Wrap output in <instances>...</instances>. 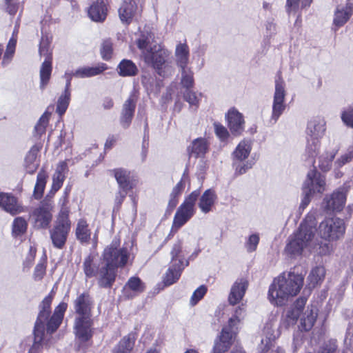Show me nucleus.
<instances>
[{
	"label": "nucleus",
	"instance_id": "f257e3e1",
	"mask_svg": "<svg viewBox=\"0 0 353 353\" xmlns=\"http://www.w3.org/2000/svg\"><path fill=\"white\" fill-rule=\"evenodd\" d=\"M130 256L127 248H119L113 241L103 251L97 268V283L101 288H111L115 281L118 268L124 267Z\"/></svg>",
	"mask_w": 353,
	"mask_h": 353
},
{
	"label": "nucleus",
	"instance_id": "f03ea898",
	"mask_svg": "<svg viewBox=\"0 0 353 353\" xmlns=\"http://www.w3.org/2000/svg\"><path fill=\"white\" fill-rule=\"evenodd\" d=\"M52 299L51 296H48L40 305V311L34 328V343L29 350L28 353H38L39 352L42 346L41 343L43 339L46 326L47 332L52 334L57 330L62 322L64 312L67 308V304L65 303H60L49 319Z\"/></svg>",
	"mask_w": 353,
	"mask_h": 353
},
{
	"label": "nucleus",
	"instance_id": "7ed1b4c3",
	"mask_svg": "<svg viewBox=\"0 0 353 353\" xmlns=\"http://www.w3.org/2000/svg\"><path fill=\"white\" fill-rule=\"evenodd\" d=\"M303 284V276L299 274L289 272L276 278L271 284L268 297L276 305H283L290 297L296 296Z\"/></svg>",
	"mask_w": 353,
	"mask_h": 353
},
{
	"label": "nucleus",
	"instance_id": "20e7f679",
	"mask_svg": "<svg viewBox=\"0 0 353 353\" xmlns=\"http://www.w3.org/2000/svg\"><path fill=\"white\" fill-rule=\"evenodd\" d=\"M305 303L306 299L301 297L286 312L283 317V323L286 327L294 325L299 318V327L301 330L309 331L312 328L318 316V308L316 305H310L305 309Z\"/></svg>",
	"mask_w": 353,
	"mask_h": 353
},
{
	"label": "nucleus",
	"instance_id": "39448f33",
	"mask_svg": "<svg viewBox=\"0 0 353 353\" xmlns=\"http://www.w3.org/2000/svg\"><path fill=\"white\" fill-rule=\"evenodd\" d=\"M170 52L160 44L150 46L142 56L145 63L163 77L171 74L174 70L168 62Z\"/></svg>",
	"mask_w": 353,
	"mask_h": 353
},
{
	"label": "nucleus",
	"instance_id": "423d86ee",
	"mask_svg": "<svg viewBox=\"0 0 353 353\" xmlns=\"http://www.w3.org/2000/svg\"><path fill=\"white\" fill-rule=\"evenodd\" d=\"M68 212L67 208H62L54 227L50 230V238L52 244L58 249H62L64 247L68 234L70 230Z\"/></svg>",
	"mask_w": 353,
	"mask_h": 353
},
{
	"label": "nucleus",
	"instance_id": "0eeeda50",
	"mask_svg": "<svg viewBox=\"0 0 353 353\" xmlns=\"http://www.w3.org/2000/svg\"><path fill=\"white\" fill-rule=\"evenodd\" d=\"M345 232L343 220L332 217L323 220L319 226V234L328 241H333L341 238Z\"/></svg>",
	"mask_w": 353,
	"mask_h": 353
},
{
	"label": "nucleus",
	"instance_id": "6e6552de",
	"mask_svg": "<svg viewBox=\"0 0 353 353\" xmlns=\"http://www.w3.org/2000/svg\"><path fill=\"white\" fill-rule=\"evenodd\" d=\"M199 196V192H192L178 208L174 219L173 227L176 229L183 225L194 214V207Z\"/></svg>",
	"mask_w": 353,
	"mask_h": 353
},
{
	"label": "nucleus",
	"instance_id": "1a4fd4ad",
	"mask_svg": "<svg viewBox=\"0 0 353 353\" xmlns=\"http://www.w3.org/2000/svg\"><path fill=\"white\" fill-rule=\"evenodd\" d=\"M347 191L339 188L324 197L321 208L327 214L341 212L346 203Z\"/></svg>",
	"mask_w": 353,
	"mask_h": 353
},
{
	"label": "nucleus",
	"instance_id": "9d476101",
	"mask_svg": "<svg viewBox=\"0 0 353 353\" xmlns=\"http://www.w3.org/2000/svg\"><path fill=\"white\" fill-rule=\"evenodd\" d=\"M39 54L45 57L40 69L41 88L43 89L48 84L52 72V53L50 49V44L47 39H42L40 47Z\"/></svg>",
	"mask_w": 353,
	"mask_h": 353
},
{
	"label": "nucleus",
	"instance_id": "9b49d317",
	"mask_svg": "<svg viewBox=\"0 0 353 353\" xmlns=\"http://www.w3.org/2000/svg\"><path fill=\"white\" fill-rule=\"evenodd\" d=\"M285 90L284 82L281 77L275 81V92L272 104V114L271 121L276 123L279 117L285 109Z\"/></svg>",
	"mask_w": 353,
	"mask_h": 353
},
{
	"label": "nucleus",
	"instance_id": "f8f14e48",
	"mask_svg": "<svg viewBox=\"0 0 353 353\" xmlns=\"http://www.w3.org/2000/svg\"><path fill=\"white\" fill-rule=\"evenodd\" d=\"M316 228L307 223H301L299 230L294 233L307 251L311 252L317 247L315 240Z\"/></svg>",
	"mask_w": 353,
	"mask_h": 353
},
{
	"label": "nucleus",
	"instance_id": "ddd939ff",
	"mask_svg": "<svg viewBox=\"0 0 353 353\" xmlns=\"http://www.w3.org/2000/svg\"><path fill=\"white\" fill-rule=\"evenodd\" d=\"M92 321L91 317H76L74 334L79 343L88 341L92 336Z\"/></svg>",
	"mask_w": 353,
	"mask_h": 353
},
{
	"label": "nucleus",
	"instance_id": "4468645a",
	"mask_svg": "<svg viewBox=\"0 0 353 353\" xmlns=\"http://www.w3.org/2000/svg\"><path fill=\"white\" fill-rule=\"evenodd\" d=\"M325 177L315 169L311 170L303 185V190L312 193H321L325 190Z\"/></svg>",
	"mask_w": 353,
	"mask_h": 353
},
{
	"label": "nucleus",
	"instance_id": "2eb2a0df",
	"mask_svg": "<svg viewBox=\"0 0 353 353\" xmlns=\"http://www.w3.org/2000/svg\"><path fill=\"white\" fill-rule=\"evenodd\" d=\"M236 334V332L230 330V329L224 326L219 337L215 341L213 353H225L227 352L232 345Z\"/></svg>",
	"mask_w": 353,
	"mask_h": 353
},
{
	"label": "nucleus",
	"instance_id": "dca6fc26",
	"mask_svg": "<svg viewBox=\"0 0 353 353\" xmlns=\"http://www.w3.org/2000/svg\"><path fill=\"white\" fill-rule=\"evenodd\" d=\"M265 339L261 340V343L265 345L262 353H276L271 350L274 341L279 336L277 325L272 322L266 323L263 329Z\"/></svg>",
	"mask_w": 353,
	"mask_h": 353
},
{
	"label": "nucleus",
	"instance_id": "f3484780",
	"mask_svg": "<svg viewBox=\"0 0 353 353\" xmlns=\"http://www.w3.org/2000/svg\"><path fill=\"white\" fill-rule=\"evenodd\" d=\"M92 300L88 293L80 294L74 301L76 317H91Z\"/></svg>",
	"mask_w": 353,
	"mask_h": 353
},
{
	"label": "nucleus",
	"instance_id": "a211bd4d",
	"mask_svg": "<svg viewBox=\"0 0 353 353\" xmlns=\"http://www.w3.org/2000/svg\"><path fill=\"white\" fill-rule=\"evenodd\" d=\"M137 103V98L131 95L124 103L120 118V122L123 128H128L134 116Z\"/></svg>",
	"mask_w": 353,
	"mask_h": 353
},
{
	"label": "nucleus",
	"instance_id": "6ab92c4d",
	"mask_svg": "<svg viewBox=\"0 0 353 353\" xmlns=\"http://www.w3.org/2000/svg\"><path fill=\"white\" fill-rule=\"evenodd\" d=\"M137 10V5L134 0H123L119 8V16L122 23H130Z\"/></svg>",
	"mask_w": 353,
	"mask_h": 353
},
{
	"label": "nucleus",
	"instance_id": "aec40b11",
	"mask_svg": "<svg viewBox=\"0 0 353 353\" xmlns=\"http://www.w3.org/2000/svg\"><path fill=\"white\" fill-rule=\"evenodd\" d=\"M228 126L231 132L239 135L244 130V119L243 115L235 109H231L227 114Z\"/></svg>",
	"mask_w": 353,
	"mask_h": 353
},
{
	"label": "nucleus",
	"instance_id": "412c9836",
	"mask_svg": "<svg viewBox=\"0 0 353 353\" xmlns=\"http://www.w3.org/2000/svg\"><path fill=\"white\" fill-rule=\"evenodd\" d=\"M52 207L50 204L43 203L34 212L35 216V224L38 228L47 227L52 220Z\"/></svg>",
	"mask_w": 353,
	"mask_h": 353
},
{
	"label": "nucleus",
	"instance_id": "4be33fe9",
	"mask_svg": "<svg viewBox=\"0 0 353 353\" xmlns=\"http://www.w3.org/2000/svg\"><path fill=\"white\" fill-rule=\"evenodd\" d=\"M247 288L248 282L246 280L243 279L236 280L232 286L228 297L229 303L231 305L239 303L243 299Z\"/></svg>",
	"mask_w": 353,
	"mask_h": 353
},
{
	"label": "nucleus",
	"instance_id": "5701e85b",
	"mask_svg": "<svg viewBox=\"0 0 353 353\" xmlns=\"http://www.w3.org/2000/svg\"><path fill=\"white\" fill-rule=\"evenodd\" d=\"M189 57L190 52L187 44L181 43H179L176 46L174 52V60L176 65L180 68V70L189 68Z\"/></svg>",
	"mask_w": 353,
	"mask_h": 353
},
{
	"label": "nucleus",
	"instance_id": "b1692460",
	"mask_svg": "<svg viewBox=\"0 0 353 353\" xmlns=\"http://www.w3.org/2000/svg\"><path fill=\"white\" fill-rule=\"evenodd\" d=\"M88 15L94 21H103L107 16V8L103 1L93 3L88 9Z\"/></svg>",
	"mask_w": 353,
	"mask_h": 353
},
{
	"label": "nucleus",
	"instance_id": "393cba45",
	"mask_svg": "<svg viewBox=\"0 0 353 353\" xmlns=\"http://www.w3.org/2000/svg\"><path fill=\"white\" fill-rule=\"evenodd\" d=\"M0 206L11 214L21 212V206L18 204L17 199L9 194L0 193Z\"/></svg>",
	"mask_w": 353,
	"mask_h": 353
},
{
	"label": "nucleus",
	"instance_id": "a878e982",
	"mask_svg": "<svg viewBox=\"0 0 353 353\" xmlns=\"http://www.w3.org/2000/svg\"><path fill=\"white\" fill-rule=\"evenodd\" d=\"M188 150L190 156L195 158L203 157L208 150V143L206 139L198 138L192 142Z\"/></svg>",
	"mask_w": 353,
	"mask_h": 353
},
{
	"label": "nucleus",
	"instance_id": "bb28decb",
	"mask_svg": "<svg viewBox=\"0 0 353 353\" xmlns=\"http://www.w3.org/2000/svg\"><path fill=\"white\" fill-rule=\"evenodd\" d=\"M325 131V121L319 118H314L309 121L307 126V134L312 139H319Z\"/></svg>",
	"mask_w": 353,
	"mask_h": 353
},
{
	"label": "nucleus",
	"instance_id": "cd10ccee",
	"mask_svg": "<svg viewBox=\"0 0 353 353\" xmlns=\"http://www.w3.org/2000/svg\"><path fill=\"white\" fill-rule=\"evenodd\" d=\"M216 199L215 192L211 189L205 190L201 196L199 207L203 213H208L212 210Z\"/></svg>",
	"mask_w": 353,
	"mask_h": 353
},
{
	"label": "nucleus",
	"instance_id": "c85d7f7f",
	"mask_svg": "<svg viewBox=\"0 0 353 353\" xmlns=\"http://www.w3.org/2000/svg\"><path fill=\"white\" fill-rule=\"evenodd\" d=\"M107 67L102 63L94 67H81L73 72V75L77 78H88L98 75L105 70Z\"/></svg>",
	"mask_w": 353,
	"mask_h": 353
},
{
	"label": "nucleus",
	"instance_id": "c756f323",
	"mask_svg": "<svg viewBox=\"0 0 353 353\" xmlns=\"http://www.w3.org/2000/svg\"><path fill=\"white\" fill-rule=\"evenodd\" d=\"M305 250H306V249L299 241H297V238L294 234L290 236L285 248V252L288 255L291 257H296L302 254Z\"/></svg>",
	"mask_w": 353,
	"mask_h": 353
},
{
	"label": "nucleus",
	"instance_id": "7c9ffc66",
	"mask_svg": "<svg viewBox=\"0 0 353 353\" xmlns=\"http://www.w3.org/2000/svg\"><path fill=\"white\" fill-rule=\"evenodd\" d=\"M245 316V307L243 305H239L235 309L234 314L229 319L228 324L225 326L230 329V330H234L237 332L239 325L244 319Z\"/></svg>",
	"mask_w": 353,
	"mask_h": 353
},
{
	"label": "nucleus",
	"instance_id": "2f4dec72",
	"mask_svg": "<svg viewBox=\"0 0 353 353\" xmlns=\"http://www.w3.org/2000/svg\"><path fill=\"white\" fill-rule=\"evenodd\" d=\"M117 72L121 77H133L137 74L138 68L130 60H122L117 67Z\"/></svg>",
	"mask_w": 353,
	"mask_h": 353
},
{
	"label": "nucleus",
	"instance_id": "473e14b6",
	"mask_svg": "<svg viewBox=\"0 0 353 353\" xmlns=\"http://www.w3.org/2000/svg\"><path fill=\"white\" fill-rule=\"evenodd\" d=\"M39 149V146L36 145H33L26 157L25 161L26 171L30 174H33L38 168L39 165L37 163H36V159Z\"/></svg>",
	"mask_w": 353,
	"mask_h": 353
},
{
	"label": "nucleus",
	"instance_id": "72a5a7b5",
	"mask_svg": "<svg viewBox=\"0 0 353 353\" xmlns=\"http://www.w3.org/2000/svg\"><path fill=\"white\" fill-rule=\"evenodd\" d=\"M75 234L77 239L81 243H88L89 242L91 232L88 228V224L85 220L81 219L79 221L76 228Z\"/></svg>",
	"mask_w": 353,
	"mask_h": 353
},
{
	"label": "nucleus",
	"instance_id": "f704fd0d",
	"mask_svg": "<svg viewBox=\"0 0 353 353\" xmlns=\"http://www.w3.org/2000/svg\"><path fill=\"white\" fill-rule=\"evenodd\" d=\"M352 13V7L347 3L345 9L338 8L335 12L334 25L336 27L343 26L349 19Z\"/></svg>",
	"mask_w": 353,
	"mask_h": 353
},
{
	"label": "nucleus",
	"instance_id": "c9c22d12",
	"mask_svg": "<svg viewBox=\"0 0 353 353\" xmlns=\"http://www.w3.org/2000/svg\"><path fill=\"white\" fill-rule=\"evenodd\" d=\"M251 150V145L248 141L243 140L237 145L233 152L235 160L242 161L248 158Z\"/></svg>",
	"mask_w": 353,
	"mask_h": 353
},
{
	"label": "nucleus",
	"instance_id": "e433bc0d",
	"mask_svg": "<svg viewBox=\"0 0 353 353\" xmlns=\"http://www.w3.org/2000/svg\"><path fill=\"white\" fill-rule=\"evenodd\" d=\"M95 256L90 254L86 256L83 263V270L86 277L91 278L97 276V268L94 263Z\"/></svg>",
	"mask_w": 353,
	"mask_h": 353
},
{
	"label": "nucleus",
	"instance_id": "4c0bfd02",
	"mask_svg": "<svg viewBox=\"0 0 353 353\" xmlns=\"http://www.w3.org/2000/svg\"><path fill=\"white\" fill-rule=\"evenodd\" d=\"M124 291L127 293L128 290H132L134 294L128 295V297H132L135 294H139L145 290V285L139 277H131L124 286Z\"/></svg>",
	"mask_w": 353,
	"mask_h": 353
},
{
	"label": "nucleus",
	"instance_id": "58836bf2",
	"mask_svg": "<svg viewBox=\"0 0 353 353\" xmlns=\"http://www.w3.org/2000/svg\"><path fill=\"white\" fill-rule=\"evenodd\" d=\"M184 265H172L168 269L164 277V283L166 285H170L175 283L180 277Z\"/></svg>",
	"mask_w": 353,
	"mask_h": 353
},
{
	"label": "nucleus",
	"instance_id": "ea45409f",
	"mask_svg": "<svg viewBox=\"0 0 353 353\" xmlns=\"http://www.w3.org/2000/svg\"><path fill=\"white\" fill-rule=\"evenodd\" d=\"M154 36L151 32H143L140 37L137 40V45L138 48L141 50V55H143L145 50L150 48L153 45H158L153 42Z\"/></svg>",
	"mask_w": 353,
	"mask_h": 353
},
{
	"label": "nucleus",
	"instance_id": "a19ab883",
	"mask_svg": "<svg viewBox=\"0 0 353 353\" xmlns=\"http://www.w3.org/2000/svg\"><path fill=\"white\" fill-rule=\"evenodd\" d=\"M325 270L323 266H317L312 270L307 279L310 288H314L319 282L324 279Z\"/></svg>",
	"mask_w": 353,
	"mask_h": 353
},
{
	"label": "nucleus",
	"instance_id": "79ce46f5",
	"mask_svg": "<svg viewBox=\"0 0 353 353\" xmlns=\"http://www.w3.org/2000/svg\"><path fill=\"white\" fill-rule=\"evenodd\" d=\"M66 163L64 162H61L53 175L52 177V190L54 191H57L62 185L63 182L65 179L64 171L66 169Z\"/></svg>",
	"mask_w": 353,
	"mask_h": 353
},
{
	"label": "nucleus",
	"instance_id": "37998d69",
	"mask_svg": "<svg viewBox=\"0 0 353 353\" xmlns=\"http://www.w3.org/2000/svg\"><path fill=\"white\" fill-rule=\"evenodd\" d=\"M115 179L120 189H128L130 185V173L123 169L114 170Z\"/></svg>",
	"mask_w": 353,
	"mask_h": 353
},
{
	"label": "nucleus",
	"instance_id": "c03bdc74",
	"mask_svg": "<svg viewBox=\"0 0 353 353\" xmlns=\"http://www.w3.org/2000/svg\"><path fill=\"white\" fill-rule=\"evenodd\" d=\"M135 339L134 334H129L121 340L117 348L123 353H129L134 346Z\"/></svg>",
	"mask_w": 353,
	"mask_h": 353
},
{
	"label": "nucleus",
	"instance_id": "a18cd8bd",
	"mask_svg": "<svg viewBox=\"0 0 353 353\" xmlns=\"http://www.w3.org/2000/svg\"><path fill=\"white\" fill-rule=\"evenodd\" d=\"M70 94V91H63V92L58 99L57 104V112L61 116L65 112L69 105Z\"/></svg>",
	"mask_w": 353,
	"mask_h": 353
},
{
	"label": "nucleus",
	"instance_id": "49530a36",
	"mask_svg": "<svg viewBox=\"0 0 353 353\" xmlns=\"http://www.w3.org/2000/svg\"><path fill=\"white\" fill-rule=\"evenodd\" d=\"M47 174L41 170L38 173L34 194L36 199L41 196L46 183Z\"/></svg>",
	"mask_w": 353,
	"mask_h": 353
},
{
	"label": "nucleus",
	"instance_id": "de8ad7c7",
	"mask_svg": "<svg viewBox=\"0 0 353 353\" xmlns=\"http://www.w3.org/2000/svg\"><path fill=\"white\" fill-rule=\"evenodd\" d=\"M181 72V83L182 85L186 88L190 89L194 85L193 72L190 68H188L183 70H180Z\"/></svg>",
	"mask_w": 353,
	"mask_h": 353
},
{
	"label": "nucleus",
	"instance_id": "09e8293b",
	"mask_svg": "<svg viewBox=\"0 0 353 353\" xmlns=\"http://www.w3.org/2000/svg\"><path fill=\"white\" fill-rule=\"evenodd\" d=\"M27 229V223L21 217H17L14 219L12 225V234L14 236L23 234Z\"/></svg>",
	"mask_w": 353,
	"mask_h": 353
},
{
	"label": "nucleus",
	"instance_id": "8fccbe9b",
	"mask_svg": "<svg viewBox=\"0 0 353 353\" xmlns=\"http://www.w3.org/2000/svg\"><path fill=\"white\" fill-rule=\"evenodd\" d=\"M50 116V114L46 112L41 117L34 128L35 132L37 134L41 135L45 133L46 127L48 124Z\"/></svg>",
	"mask_w": 353,
	"mask_h": 353
},
{
	"label": "nucleus",
	"instance_id": "3c124183",
	"mask_svg": "<svg viewBox=\"0 0 353 353\" xmlns=\"http://www.w3.org/2000/svg\"><path fill=\"white\" fill-rule=\"evenodd\" d=\"M182 249V243L181 241H179L177 243L174 244L173 248L171 251L172 263L174 265H184L181 259H177L179 256V254L181 252Z\"/></svg>",
	"mask_w": 353,
	"mask_h": 353
},
{
	"label": "nucleus",
	"instance_id": "603ef678",
	"mask_svg": "<svg viewBox=\"0 0 353 353\" xmlns=\"http://www.w3.org/2000/svg\"><path fill=\"white\" fill-rule=\"evenodd\" d=\"M15 46H16V41L14 39H10L7 46V49H6V51L3 56V59L2 61L3 65H6L10 61V60L14 53Z\"/></svg>",
	"mask_w": 353,
	"mask_h": 353
},
{
	"label": "nucleus",
	"instance_id": "864d4df0",
	"mask_svg": "<svg viewBox=\"0 0 353 353\" xmlns=\"http://www.w3.org/2000/svg\"><path fill=\"white\" fill-rule=\"evenodd\" d=\"M334 158V154H326L325 157L323 154L319 157V167L323 171H327L330 169L331 163Z\"/></svg>",
	"mask_w": 353,
	"mask_h": 353
},
{
	"label": "nucleus",
	"instance_id": "5fc2aeb1",
	"mask_svg": "<svg viewBox=\"0 0 353 353\" xmlns=\"http://www.w3.org/2000/svg\"><path fill=\"white\" fill-rule=\"evenodd\" d=\"M184 189V182L181 179L173 188L172 193L170 194V201L169 205L174 207L176 204V201L175 200L176 197L181 193L183 190Z\"/></svg>",
	"mask_w": 353,
	"mask_h": 353
},
{
	"label": "nucleus",
	"instance_id": "6e6d98bb",
	"mask_svg": "<svg viewBox=\"0 0 353 353\" xmlns=\"http://www.w3.org/2000/svg\"><path fill=\"white\" fill-rule=\"evenodd\" d=\"M101 53L103 59L105 60H108L111 58L112 53V43L110 40H105L103 42Z\"/></svg>",
	"mask_w": 353,
	"mask_h": 353
},
{
	"label": "nucleus",
	"instance_id": "4d7b16f0",
	"mask_svg": "<svg viewBox=\"0 0 353 353\" xmlns=\"http://www.w3.org/2000/svg\"><path fill=\"white\" fill-rule=\"evenodd\" d=\"M207 292V288L205 285H201L193 293L191 299L190 303L192 305H194L197 303L199 301H200L203 296Z\"/></svg>",
	"mask_w": 353,
	"mask_h": 353
},
{
	"label": "nucleus",
	"instance_id": "13d9d810",
	"mask_svg": "<svg viewBox=\"0 0 353 353\" xmlns=\"http://www.w3.org/2000/svg\"><path fill=\"white\" fill-rule=\"evenodd\" d=\"M183 97L190 105H198L199 99L196 93L192 91L190 89H188L184 92Z\"/></svg>",
	"mask_w": 353,
	"mask_h": 353
},
{
	"label": "nucleus",
	"instance_id": "bf43d9fd",
	"mask_svg": "<svg viewBox=\"0 0 353 353\" xmlns=\"http://www.w3.org/2000/svg\"><path fill=\"white\" fill-rule=\"evenodd\" d=\"M319 148V140L316 138H311L307 140V145L306 151L310 157H314L316 154V151Z\"/></svg>",
	"mask_w": 353,
	"mask_h": 353
},
{
	"label": "nucleus",
	"instance_id": "052dcab7",
	"mask_svg": "<svg viewBox=\"0 0 353 353\" xmlns=\"http://www.w3.org/2000/svg\"><path fill=\"white\" fill-rule=\"evenodd\" d=\"M259 242V236L258 234H252L245 244V247L248 252H253L256 249Z\"/></svg>",
	"mask_w": 353,
	"mask_h": 353
},
{
	"label": "nucleus",
	"instance_id": "680f3d73",
	"mask_svg": "<svg viewBox=\"0 0 353 353\" xmlns=\"http://www.w3.org/2000/svg\"><path fill=\"white\" fill-rule=\"evenodd\" d=\"M46 274V266L43 263H39L34 268V272L33 274L34 279L36 281H40L42 279Z\"/></svg>",
	"mask_w": 353,
	"mask_h": 353
},
{
	"label": "nucleus",
	"instance_id": "e2e57ef3",
	"mask_svg": "<svg viewBox=\"0 0 353 353\" xmlns=\"http://www.w3.org/2000/svg\"><path fill=\"white\" fill-rule=\"evenodd\" d=\"M341 119L346 125L353 128V110L350 109L347 111H344L342 114Z\"/></svg>",
	"mask_w": 353,
	"mask_h": 353
},
{
	"label": "nucleus",
	"instance_id": "0e129e2a",
	"mask_svg": "<svg viewBox=\"0 0 353 353\" xmlns=\"http://www.w3.org/2000/svg\"><path fill=\"white\" fill-rule=\"evenodd\" d=\"M215 132L217 137H219L222 141L225 140L228 136L229 133L227 129L221 125L214 124Z\"/></svg>",
	"mask_w": 353,
	"mask_h": 353
},
{
	"label": "nucleus",
	"instance_id": "69168bd1",
	"mask_svg": "<svg viewBox=\"0 0 353 353\" xmlns=\"http://www.w3.org/2000/svg\"><path fill=\"white\" fill-rule=\"evenodd\" d=\"M337 345L335 341H329L322 349L321 353H336Z\"/></svg>",
	"mask_w": 353,
	"mask_h": 353
},
{
	"label": "nucleus",
	"instance_id": "338daca9",
	"mask_svg": "<svg viewBox=\"0 0 353 353\" xmlns=\"http://www.w3.org/2000/svg\"><path fill=\"white\" fill-rule=\"evenodd\" d=\"M7 4V12L10 15H14L19 8V3H13L12 0L5 1Z\"/></svg>",
	"mask_w": 353,
	"mask_h": 353
},
{
	"label": "nucleus",
	"instance_id": "774afa93",
	"mask_svg": "<svg viewBox=\"0 0 353 353\" xmlns=\"http://www.w3.org/2000/svg\"><path fill=\"white\" fill-rule=\"evenodd\" d=\"M319 253L322 255H327L331 253L333 250L332 245L330 243H325L319 246Z\"/></svg>",
	"mask_w": 353,
	"mask_h": 353
}]
</instances>
